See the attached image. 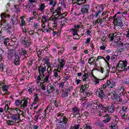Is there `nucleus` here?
I'll return each instance as SVG.
<instances>
[{"label":"nucleus","mask_w":129,"mask_h":129,"mask_svg":"<svg viewBox=\"0 0 129 129\" xmlns=\"http://www.w3.org/2000/svg\"><path fill=\"white\" fill-rule=\"evenodd\" d=\"M64 113H59L56 114V118L58 121V127L60 129H67V124L69 123V120L66 118Z\"/></svg>","instance_id":"f257e3e1"},{"label":"nucleus","mask_w":129,"mask_h":129,"mask_svg":"<svg viewBox=\"0 0 129 129\" xmlns=\"http://www.w3.org/2000/svg\"><path fill=\"white\" fill-rule=\"evenodd\" d=\"M46 67H43L42 66L38 67V70L39 73V76H41L42 80H43L44 82H49V77H50V73H47L45 75L44 73L47 71L46 70Z\"/></svg>","instance_id":"f03ea898"},{"label":"nucleus","mask_w":129,"mask_h":129,"mask_svg":"<svg viewBox=\"0 0 129 129\" xmlns=\"http://www.w3.org/2000/svg\"><path fill=\"white\" fill-rule=\"evenodd\" d=\"M99 108L100 111V116H102V115H103L102 113H106V112H108V113H112L113 112H114V110H115V107L114 106L112 105L104 107L102 105H100L99 106Z\"/></svg>","instance_id":"7ed1b4c3"},{"label":"nucleus","mask_w":129,"mask_h":129,"mask_svg":"<svg viewBox=\"0 0 129 129\" xmlns=\"http://www.w3.org/2000/svg\"><path fill=\"white\" fill-rule=\"evenodd\" d=\"M61 10H62L61 7H58L56 9V10H54L55 18L52 19L54 28H57V23L58 22V20H59V18L61 16Z\"/></svg>","instance_id":"20e7f679"},{"label":"nucleus","mask_w":129,"mask_h":129,"mask_svg":"<svg viewBox=\"0 0 129 129\" xmlns=\"http://www.w3.org/2000/svg\"><path fill=\"white\" fill-rule=\"evenodd\" d=\"M15 103L17 106L21 105V109H24L25 107L28 106V100L26 98H24L22 101L17 99Z\"/></svg>","instance_id":"39448f33"},{"label":"nucleus","mask_w":129,"mask_h":129,"mask_svg":"<svg viewBox=\"0 0 129 129\" xmlns=\"http://www.w3.org/2000/svg\"><path fill=\"white\" fill-rule=\"evenodd\" d=\"M127 65V62L125 60L120 61L118 64L116 68L118 70V71H124L125 72L127 71V69H125Z\"/></svg>","instance_id":"423d86ee"},{"label":"nucleus","mask_w":129,"mask_h":129,"mask_svg":"<svg viewBox=\"0 0 129 129\" xmlns=\"http://www.w3.org/2000/svg\"><path fill=\"white\" fill-rule=\"evenodd\" d=\"M1 17L2 20H3V22H4V24H2L1 22V25H4V26L5 28V29H6V30H9V29H11V27L9 26V24L6 23V19H9V18H10V15L6 13H2L1 15Z\"/></svg>","instance_id":"0eeeda50"},{"label":"nucleus","mask_w":129,"mask_h":129,"mask_svg":"<svg viewBox=\"0 0 129 129\" xmlns=\"http://www.w3.org/2000/svg\"><path fill=\"white\" fill-rule=\"evenodd\" d=\"M113 23L114 24L115 29L118 28V27H122V26H123L122 21L121 20V17H118L117 18L114 19Z\"/></svg>","instance_id":"6e6552de"},{"label":"nucleus","mask_w":129,"mask_h":129,"mask_svg":"<svg viewBox=\"0 0 129 129\" xmlns=\"http://www.w3.org/2000/svg\"><path fill=\"white\" fill-rule=\"evenodd\" d=\"M20 41L22 43L23 45L26 47H29V46L31 45V40H30V38L26 37V36H22Z\"/></svg>","instance_id":"1a4fd4ad"},{"label":"nucleus","mask_w":129,"mask_h":129,"mask_svg":"<svg viewBox=\"0 0 129 129\" xmlns=\"http://www.w3.org/2000/svg\"><path fill=\"white\" fill-rule=\"evenodd\" d=\"M120 33L119 32H116L114 33H112V34L110 35L109 38H110V40L112 42L113 40L114 41H118L119 40V38L120 36H119Z\"/></svg>","instance_id":"9d476101"},{"label":"nucleus","mask_w":129,"mask_h":129,"mask_svg":"<svg viewBox=\"0 0 129 129\" xmlns=\"http://www.w3.org/2000/svg\"><path fill=\"white\" fill-rule=\"evenodd\" d=\"M106 85L108 88L111 89L115 87L116 85V83L115 82V81L112 80H108L106 82Z\"/></svg>","instance_id":"9b49d317"},{"label":"nucleus","mask_w":129,"mask_h":129,"mask_svg":"<svg viewBox=\"0 0 129 129\" xmlns=\"http://www.w3.org/2000/svg\"><path fill=\"white\" fill-rule=\"evenodd\" d=\"M58 63L57 64V68L58 69H62L64 68V66H65V63H66V61L64 59L60 58V57H58L57 60Z\"/></svg>","instance_id":"f8f14e48"},{"label":"nucleus","mask_w":129,"mask_h":129,"mask_svg":"<svg viewBox=\"0 0 129 129\" xmlns=\"http://www.w3.org/2000/svg\"><path fill=\"white\" fill-rule=\"evenodd\" d=\"M27 90L29 94H32L33 93V91H35L36 90V87H35L34 83H30L29 84H28Z\"/></svg>","instance_id":"ddd939ff"},{"label":"nucleus","mask_w":129,"mask_h":129,"mask_svg":"<svg viewBox=\"0 0 129 129\" xmlns=\"http://www.w3.org/2000/svg\"><path fill=\"white\" fill-rule=\"evenodd\" d=\"M20 55H24L25 57H29L31 55V53L29 51H27V50L25 48H21L20 51H19Z\"/></svg>","instance_id":"4468645a"},{"label":"nucleus","mask_w":129,"mask_h":129,"mask_svg":"<svg viewBox=\"0 0 129 129\" xmlns=\"http://www.w3.org/2000/svg\"><path fill=\"white\" fill-rule=\"evenodd\" d=\"M90 8L89 5H83L81 8V13L82 14H87Z\"/></svg>","instance_id":"2eb2a0df"},{"label":"nucleus","mask_w":129,"mask_h":129,"mask_svg":"<svg viewBox=\"0 0 129 129\" xmlns=\"http://www.w3.org/2000/svg\"><path fill=\"white\" fill-rule=\"evenodd\" d=\"M10 118H11L12 120L14 122H16L17 120H21V119L20 118V114H11L10 115Z\"/></svg>","instance_id":"dca6fc26"},{"label":"nucleus","mask_w":129,"mask_h":129,"mask_svg":"<svg viewBox=\"0 0 129 129\" xmlns=\"http://www.w3.org/2000/svg\"><path fill=\"white\" fill-rule=\"evenodd\" d=\"M120 45L121 46L119 49L120 52L121 51H127L128 50L129 44L126 43L123 45V43H121Z\"/></svg>","instance_id":"f3484780"},{"label":"nucleus","mask_w":129,"mask_h":129,"mask_svg":"<svg viewBox=\"0 0 129 129\" xmlns=\"http://www.w3.org/2000/svg\"><path fill=\"white\" fill-rule=\"evenodd\" d=\"M15 50H9L8 51V53H7V58L9 60H11V59H12V58H13V56H14V55H15Z\"/></svg>","instance_id":"a211bd4d"},{"label":"nucleus","mask_w":129,"mask_h":129,"mask_svg":"<svg viewBox=\"0 0 129 129\" xmlns=\"http://www.w3.org/2000/svg\"><path fill=\"white\" fill-rule=\"evenodd\" d=\"M98 92L99 93L98 96L100 97V98H101L102 99H104L105 97H106V96H105V94H104V91L102 90L99 89L98 90Z\"/></svg>","instance_id":"6ab92c4d"},{"label":"nucleus","mask_w":129,"mask_h":129,"mask_svg":"<svg viewBox=\"0 0 129 129\" xmlns=\"http://www.w3.org/2000/svg\"><path fill=\"white\" fill-rule=\"evenodd\" d=\"M14 65H16V66H18V65H20V56L15 54V59H14Z\"/></svg>","instance_id":"aec40b11"},{"label":"nucleus","mask_w":129,"mask_h":129,"mask_svg":"<svg viewBox=\"0 0 129 129\" xmlns=\"http://www.w3.org/2000/svg\"><path fill=\"white\" fill-rule=\"evenodd\" d=\"M70 91H71V88H69L66 89V90L63 91L62 93V95H61L62 97L64 98V97H66V96H68L69 94V92H70Z\"/></svg>","instance_id":"412c9836"},{"label":"nucleus","mask_w":129,"mask_h":129,"mask_svg":"<svg viewBox=\"0 0 129 129\" xmlns=\"http://www.w3.org/2000/svg\"><path fill=\"white\" fill-rule=\"evenodd\" d=\"M45 8H46V6H45V4H41L39 5L37 10L39 12H44V11H45Z\"/></svg>","instance_id":"4be33fe9"},{"label":"nucleus","mask_w":129,"mask_h":129,"mask_svg":"<svg viewBox=\"0 0 129 129\" xmlns=\"http://www.w3.org/2000/svg\"><path fill=\"white\" fill-rule=\"evenodd\" d=\"M89 87V86L87 84H85L84 85H82L81 88V92H84L87 91L88 90L87 89Z\"/></svg>","instance_id":"5701e85b"},{"label":"nucleus","mask_w":129,"mask_h":129,"mask_svg":"<svg viewBox=\"0 0 129 129\" xmlns=\"http://www.w3.org/2000/svg\"><path fill=\"white\" fill-rule=\"evenodd\" d=\"M42 81H43V82L41 83H40L39 87H40V89H41L42 90H43L44 91V90H46V86H45L44 84L45 83H48V82H45V81H44V80H42Z\"/></svg>","instance_id":"b1692460"},{"label":"nucleus","mask_w":129,"mask_h":129,"mask_svg":"<svg viewBox=\"0 0 129 129\" xmlns=\"http://www.w3.org/2000/svg\"><path fill=\"white\" fill-rule=\"evenodd\" d=\"M24 10L26 11V13H30L32 11V7L30 4H27L26 6H24Z\"/></svg>","instance_id":"393cba45"},{"label":"nucleus","mask_w":129,"mask_h":129,"mask_svg":"<svg viewBox=\"0 0 129 129\" xmlns=\"http://www.w3.org/2000/svg\"><path fill=\"white\" fill-rule=\"evenodd\" d=\"M28 34L33 36V38H36L37 36H39V33L38 32H35V30H31L29 31Z\"/></svg>","instance_id":"a878e982"},{"label":"nucleus","mask_w":129,"mask_h":129,"mask_svg":"<svg viewBox=\"0 0 129 129\" xmlns=\"http://www.w3.org/2000/svg\"><path fill=\"white\" fill-rule=\"evenodd\" d=\"M91 107H92V108H93V109H97L98 108L99 110V106L101 105V104H99L97 105V104L96 103H92V104H90Z\"/></svg>","instance_id":"bb28decb"},{"label":"nucleus","mask_w":129,"mask_h":129,"mask_svg":"<svg viewBox=\"0 0 129 129\" xmlns=\"http://www.w3.org/2000/svg\"><path fill=\"white\" fill-rule=\"evenodd\" d=\"M55 89V88L52 85H50L49 86L48 89H47V91H48V93L50 94L51 92H53Z\"/></svg>","instance_id":"cd10ccee"},{"label":"nucleus","mask_w":129,"mask_h":129,"mask_svg":"<svg viewBox=\"0 0 129 129\" xmlns=\"http://www.w3.org/2000/svg\"><path fill=\"white\" fill-rule=\"evenodd\" d=\"M71 31H72L73 32V36H74V37H76L75 36H78V37H79V35H78V33H77L79 30L73 28L71 29Z\"/></svg>","instance_id":"c85d7f7f"},{"label":"nucleus","mask_w":129,"mask_h":129,"mask_svg":"<svg viewBox=\"0 0 129 129\" xmlns=\"http://www.w3.org/2000/svg\"><path fill=\"white\" fill-rule=\"evenodd\" d=\"M111 96V98L112 99H115L116 97H118V95H117V94H116V93L115 92H111L110 94Z\"/></svg>","instance_id":"c756f323"},{"label":"nucleus","mask_w":129,"mask_h":129,"mask_svg":"<svg viewBox=\"0 0 129 129\" xmlns=\"http://www.w3.org/2000/svg\"><path fill=\"white\" fill-rule=\"evenodd\" d=\"M46 66H47V71L48 73H50L51 72V66H52V64L50 62H46Z\"/></svg>","instance_id":"7c9ffc66"},{"label":"nucleus","mask_w":129,"mask_h":129,"mask_svg":"<svg viewBox=\"0 0 129 129\" xmlns=\"http://www.w3.org/2000/svg\"><path fill=\"white\" fill-rule=\"evenodd\" d=\"M88 76H89V75L87 73H85L83 75V77H82V80H83V81H86V80H87V79H88Z\"/></svg>","instance_id":"2f4dec72"},{"label":"nucleus","mask_w":129,"mask_h":129,"mask_svg":"<svg viewBox=\"0 0 129 129\" xmlns=\"http://www.w3.org/2000/svg\"><path fill=\"white\" fill-rule=\"evenodd\" d=\"M49 6H52L51 8H55L56 7V1L50 0L49 1Z\"/></svg>","instance_id":"473e14b6"},{"label":"nucleus","mask_w":129,"mask_h":129,"mask_svg":"<svg viewBox=\"0 0 129 129\" xmlns=\"http://www.w3.org/2000/svg\"><path fill=\"white\" fill-rule=\"evenodd\" d=\"M4 43L5 46H6L8 49H9V46H10V42H9V39H4Z\"/></svg>","instance_id":"72a5a7b5"},{"label":"nucleus","mask_w":129,"mask_h":129,"mask_svg":"<svg viewBox=\"0 0 129 129\" xmlns=\"http://www.w3.org/2000/svg\"><path fill=\"white\" fill-rule=\"evenodd\" d=\"M41 80L42 81V77H41V76L40 75L37 76L36 77V84H39Z\"/></svg>","instance_id":"f704fd0d"},{"label":"nucleus","mask_w":129,"mask_h":129,"mask_svg":"<svg viewBox=\"0 0 129 129\" xmlns=\"http://www.w3.org/2000/svg\"><path fill=\"white\" fill-rule=\"evenodd\" d=\"M81 100L82 103H83V104H84L86 103V102H87L88 99L86 97H82Z\"/></svg>","instance_id":"c9c22d12"},{"label":"nucleus","mask_w":129,"mask_h":129,"mask_svg":"<svg viewBox=\"0 0 129 129\" xmlns=\"http://www.w3.org/2000/svg\"><path fill=\"white\" fill-rule=\"evenodd\" d=\"M103 117H107L105 119V122H108L110 120V117L108 116V114H106L105 115H103Z\"/></svg>","instance_id":"e433bc0d"},{"label":"nucleus","mask_w":129,"mask_h":129,"mask_svg":"<svg viewBox=\"0 0 129 129\" xmlns=\"http://www.w3.org/2000/svg\"><path fill=\"white\" fill-rule=\"evenodd\" d=\"M77 5H79V6H81L82 4H84V3H86V0H76Z\"/></svg>","instance_id":"4c0bfd02"},{"label":"nucleus","mask_w":129,"mask_h":129,"mask_svg":"<svg viewBox=\"0 0 129 129\" xmlns=\"http://www.w3.org/2000/svg\"><path fill=\"white\" fill-rule=\"evenodd\" d=\"M4 61H2L0 62V72H4Z\"/></svg>","instance_id":"58836bf2"},{"label":"nucleus","mask_w":129,"mask_h":129,"mask_svg":"<svg viewBox=\"0 0 129 129\" xmlns=\"http://www.w3.org/2000/svg\"><path fill=\"white\" fill-rule=\"evenodd\" d=\"M53 77H55V78H57L58 76H59V75L58 74V70H54L53 71Z\"/></svg>","instance_id":"ea45409f"},{"label":"nucleus","mask_w":129,"mask_h":129,"mask_svg":"<svg viewBox=\"0 0 129 129\" xmlns=\"http://www.w3.org/2000/svg\"><path fill=\"white\" fill-rule=\"evenodd\" d=\"M103 10V8H100V9L98 11H97L95 14V16L96 17V18H97L98 17V15H99V14H100L101 13V10Z\"/></svg>","instance_id":"a19ab883"},{"label":"nucleus","mask_w":129,"mask_h":129,"mask_svg":"<svg viewBox=\"0 0 129 129\" xmlns=\"http://www.w3.org/2000/svg\"><path fill=\"white\" fill-rule=\"evenodd\" d=\"M2 90L4 92H5V93H8V87L6 85H4L2 87Z\"/></svg>","instance_id":"79ce46f5"},{"label":"nucleus","mask_w":129,"mask_h":129,"mask_svg":"<svg viewBox=\"0 0 129 129\" xmlns=\"http://www.w3.org/2000/svg\"><path fill=\"white\" fill-rule=\"evenodd\" d=\"M99 81H101V79H99L97 77L94 78V82L95 84H99Z\"/></svg>","instance_id":"37998d69"},{"label":"nucleus","mask_w":129,"mask_h":129,"mask_svg":"<svg viewBox=\"0 0 129 129\" xmlns=\"http://www.w3.org/2000/svg\"><path fill=\"white\" fill-rule=\"evenodd\" d=\"M72 111L73 115H75V112H78V111H79V109H78L77 107L73 108Z\"/></svg>","instance_id":"c03bdc74"},{"label":"nucleus","mask_w":129,"mask_h":129,"mask_svg":"<svg viewBox=\"0 0 129 129\" xmlns=\"http://www.w3.org/2000/svg\"><path fill=\"white\" fill-rule=\"evenodd\" d=\"M41 21L42 23H47V22H48V19L46 16H43L42 18Z\"/></svg>","instance_id":"a18cd8bd"},{"label":"nucleus","mask_w":129,"mask_h":129,"mask_svg":"<svg viewBox=\"0 0 129 129\" xmlns=\"http://www.w3.org/2000/svg\"><path fill=\"white\" fill-rule=\"evenodd\" d=\"M14 122H15L13 121V120H8L6 121V123H7V124H9V125H14V124H15Z\"/></svg>","instance_id":"49530a36"},{"label":"nucleus","mask_w":129,"mask_h":129,"mask_svg":"<svg viewBox=\"0 0 129 129\" xmlns=\"http://www.w3.org/2000/svg\"><path fill=\"white\" fill-rule=\"evenodd\" d=\"M117 90L120 93H122V92H123V91H124L123 88H122V87H121V86L119 87L118 88V89H117Z\"/></svg>","instance_id":"de8ad7c7"},{"label":"nucleus","mask_w":129,"mask_h":129,"mask_svg":"<svg viewBox=\"0 0 129 129\" xmlns=\"http://www.w3.org/2000/svg\"><path fill=\"white\" fill-rule=\"evenodd\" d=\"M39 27H40V24L39 23H34V26H33L34 29H35V30H37V29H38Z\"/></svg>","instance_id":"09e8293b"},{"label":"nucleus","mask_w":129,"mask_h":129,"mask_svg":"<svg viewBox=\"0 0 129 129\" xmlns=\"http://www.w3.org/2000/svg\"><path fill=\"white\" fill-rule=\"evenodd\" d=\"M84 95L85 96V97L87 96L89 97V96H90V92H89V90L86 91V92H84Z\"/></svg>","instance_id":"8fccbe9b"},{"label":"nucleus","mask_w":129,"mask_h":129,"mask_svg":"<svg viewBox=\"0 0 129 129\" xmlns=\"http://www.w3.org/2000/svg\"><path fill=\"white\" fill-rule=\"evenodd\" d=\"M21 23L20 26L23 27V26H25L26 25V22H25V20H24V18L23 17H21Z\"/></svg>","instance_id":"3c124183"},{"label":"nucleus","mask_w":129,"mask_h":129,"mask_svg":"<svg viewBox=\"0 0 129 129\" xmlns=\"http://www.w3.org/2000/svg\"><path fill=\"white\" fill-rule=\"evenodd\" d=\"M114 100H115V101H119V102H121L122 101V99H121L120 97L118 96V97H116Z\"/></svg>","instance_id":"603ef678"},{"label":"nucleus","mask_w":129,"mask_h":129,"mask_svg":"<svg viewBox=\"0 0 129 129\" xmlns=\"http://www.w3.org/2000/svg\"><path fill=\"white\" fill-rule=\"evenodd\" d=\"M95 22H96V24H99V23H100V25H101V24H102V19L99 18L98 19H97L96 20Z\"/></svg>","instance_id":"864d4df0"},{"label":"nucleus","mask_w":129,"mask_h":129,"mask_svg":"<svg viewBox=\"0 0 129 129\" xmlns=\"http://www.w3.org/2000/svg\"><path fill=\"white\" fill-rule=\"evenodd\" d=\"M64 53V48H61V50H59L58 52V56L62 55Z\"/></svg>","instance_id":"5fc2aeb1"},{"label":"nucleus","mask_w":129,"mask_h":129,"mask_svg":"<svg viewBox=\"0 0 129 129\" xmlns=\"http://www.w3.org/2000/svg\"><path fill=\"white\" fill-rule=\"evenodd\" d=\"M60 5L61 8H63V9H66V5L65 4V3H64L63 1H60Z\"/></svg>","instance_id":"6e6d98bb"},{"label":"nucleus","mask_w":129,"mask_h":129,"mask_svg":"<svg viewBox=\"0 0 129 129\" xmlns=\"http://www.w3.org/2000/svg\"><path fill=\"white\" fill-rule=\"evenodd\" d=\"M84 129H92V127L91 126L88 125H84L83 127Z\"/></svg>","instance_id":"4d7b16f0"},{"label":"nucleus","mask_w":129,"mask_h":129,"mask_svg":"<svg viewBox=\"0 0 129 129\" xmlns=\"http://www.w3.org/2000/svg\"><path fill=\"white\" fill-rule=\"evenodd\" d=\"M22 32L23 33H25V34H26V33H28V32H29V30H28V29H27L26 26H24V27L23 28Z\"/></svg>","instance_id":"13d9d810"},{"label":"nucleus","mask_w":129,"mask_h":129,"mask_svg":"<svg viewBox=\"0 0 129 129\" xmlns=\"http://www.w3.org/2000/svg\"><path fill=\"white\" fill-rule=\"evenodd\" d=\"M38 100H39V98H38V95H36L35 97L34 98L33 103H34V104H36Z\"/></svg>","instance_id":"bf43d9fd"},{"label":"nucleus","mask_w":129,"mask_h":129,"mask_svg":"<svg viewBox=\"0 0 129 129\" xmlns=\"http://www.w3.org/2000/svg\"><path fill=\"white\" fill-rule=\"evenodd\" d=\"M64 84H65V82H62L59 83V88H60L61 89H63V88H64Z\"/></svg>","instance_id":"052dcab7"},{"label":"nucleus","mask_w":129,"mask_h":129,"mask_svg":"<svg viewBox=\"0 0 129 129\" xmlns=\"http://www.w3.org/2000/svg\"><path fill=\"white\" fill-rule=\"evenodd\" d=\"M41 27H42V29H41V31L42 32H44V31H45V30L46 29H45V27H46V25L45 24V23H42V25H41Z\"/></svg>","instance_id":"680f3d73"},{"label":"nucleus","mask_w":129,"mask_h":129,"mask_svg":"<svg viewBox=\"0 0 129 129\" xmlns=\"http://www.w3.org/2000/svg\"><path fill=\"white\" fill-rule=\"evenodd\" d=\"M106 87H107V85H103L100 89V90H103V91H104L105 88H106Z\"/></svg>","instance_id":"e2e57ef3"},{"label":"nucleus","mask_w":129,"mask_h":129,"mask_svg":"<svg viewBox=\"0 0 129 129\" xmlns=\"http://www.w3.org/2000/svg\"><path fill=\"white\" fill-rule=\"evenodd\" d=\"M66 16H67V13H61V15H60V18H59V19H60L62 18H65V17H66Z\"/></svg>","instance_id":"0e129e2a"},{"label":"nucleus","mask_w":129,"mask_h":129,"mask_svg":"<svg viewBox=\"0 0 129 129\" xmlns=\"http://www.w3.org/2000/svg\"><path fill=\"white\" fill-rule=\"evenodd\" d=\"M33 62H34V59L30 58V60L28 61V64H29V65H32V64H33Z\"/></svg>","instance_id":"69168bd1"},{"label":"nucleus","mask_w":129,"mask_h":129,"mask_svg":"<svg viewBox=\"0 0 129 129\" xmlns=\"http://www.w3.org/2000/svg\"><path fill=\"white\" fill-rule=\"evenodd\" d=\"M90 38H88L85 42V44L87 45H89L90 44Z\"/></svg>","instance_id":"338daca9"},{"label":"nucleus","mask_w":129,"mask_h":129,"mask_svg":"<svg viewBox=\"0 0 129 129\" xmlns=\"http://www.w3.org/2000/svg\"><path fill=\"white\" fill-rule=\"evenodd\" d=\"M116 58H117L116 55H112L111 57V61H114V60H115V59H116Z\"/></svg>","instance_id":"774afa93"}]
</instances>
